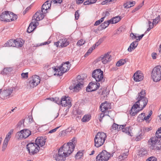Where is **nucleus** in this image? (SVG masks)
<instances>
[{
    "mask_svg": "<svg viewBox=\"0 0 161 161\" xmlns=\"http://www.w3.org/2000/svg\"><path fill=\"white\" fill-rule=\"evenodd\" d=\"M146 92L145 90H142L138 94L136 98L137 101L132 106L130 111L131 115H136L140 111L142 110L147 104L148 99L146 97Z\"/></svg>",
    "mask_w": 161,
    "mask_h": 161,
    "instance_id": "obj_1",
    "label": "nucleus"
},
{
    "mask_svg": "<svg viewBox=\"0 0 161 161\" xmlns=\"http://www.w3.org/2000/svg\"><path fill=\"white\" fill-rule=\"evenodd\" d=\"M72 143L69 145L68 143H65L58 150V154L55 157L56 160L57 161H64L67 157L69 156L74 151V146Z\"/></svg>",
    "mask_w": 161,
    "mask_h": 161,
    "instance_id": "obj_2",
    "label": "nucleus"
},
{
    "mask_svg": "<svg viewBox=\"0 0 161 161\" xmlns=\"http://www.w3.org/2000/svg\"><path fill=\"white\" fill-rule=\"evenodd\" d=\"M148 145L151 149L161 150V127L156 131L155 136L151 137L149 140Z\"/></svg>",
    "mask_w": 161,
    "mask_h": 161,
    "instance_id": "obj_3",
    "label": "nucleus"
},
{
    "mask_svg": "<svg viewBox=\"0 0 161 161\" xmlns=\"http://www.w3.org/2000/svg\"><path fill=\"white\" fill-rule=\"evenodd\" d=\"M106 134L103 132H99L94 138V146L99 147L103 145L107 138Z\"/></svg>",
    "mask_w": 161,
    "mask_h": 161,
    "instance_id": "obj_4",
    "label": "nucleus"
},
{
    "mask_svg": "<svg viewBox=\"0 0 161 161\" xmlns=\"http://www.w3.org/2000/svg\"><path fill=\"white\" fill-rule=\"evenodd\" d=\"M16 15L8 11L3 12L0 16V19L2 21L9 22L16 19L17 18Z\"/></svg>",
    "mask_w": 161,
    "mask_h": 161,
    "instance_id": "obj_5",
    "label": "nucleus"
},
{
    "mask_svg": "<svg viewBox=\"0 0 161 161\" xmlns=\"http://www.w3.org/2000/svg\"><path fill=\"white\" fill-rule=\"evenodd\" d=\"M69 62H66L62 64L61 66L57 68L55 67H53L52 68L54 70L56 73L54 74L57 75L59 76H61L64 73L69 70L70 68V65H69Z\"/></svg>",
    "mask_w": 161,
    "mask_h": 161,
    "instance_id": "obj_6",
    "label": "nucleus"
},
{
    "mask_svg": "<svg viewBox=\"0 0 161 161\" xmlns=\"http://www.w3.org/2000/svg\"><path fill=\"white\" fill-rule=\"evenodd\" d=\"M83 79L80 78V76L78 75L75 82L73 83V86H71L69 87L70 90H74V92H78L83 87Z\"/></svg>",
    "mask_w": 161,
    "mask_h": 161,
    "instance_id": "obj_7",
    "label": "nucleus"
},
{
    "mask_svg": "<svg viewBox=\"0 0 161 161\" xmlns=\"http://www.w3.org/2000/svg\"><path fill=\"white\" fill-rule=\"evenodd\" d=\"M151 77L153 81L158 82L161 79V66L157 65L153 69Z\"/></svg>",
    "mask_w": 161,
    "mask_h": 161,
    "instance_id": "obj_8",
    "label": "nucleus"
},
{
    "mask_svg": "<svg viewBox=\"0 0 161 161\" xmlns=\"http://www.w3.org/2000/svg\"><path fill=\"white\" fill-rule=\"evenodd\" d=\"M92 76L95 79L96 82L102 83L104 81L103 72L100 69H97L94 70L92 72Z\"/></svg>",
    "mask_w": 161,
    "mask_h": 161,
    "instance_id": "obj_9",
    "label": "nucleus"
},
{
    "mask_svg": "<svg viewBox=\"0 0 161 161\" xmlns=\"http://www.w3.org/2000/svg\"><path fill=\"white\" fill-rule=\"evenodd\" d=\"M26 148L31 155H34L37 153L40 149V147L36 143L31 142L26 145Z\"/></svg>",
    "mask_w": 161,
    "mask_h": 161,
    "instance_id": "obj_10",
    "label": "nucleus"
},
{
    "mask_svg": "<svg viewBox=\"0 0 161 161\" xmlns=\"http://www.w3.org/2000/svg\"><path fill=\"white\" fill-rule=\"evenodd\" d=\"M31 134V132L29 130L25 129L16 133L15 137L18 139L26 138L28 137Z\"/></svg>",
    "mask_w": 161,
    "mask_h": 161,
    "instance_id": "obj_11",
    "label": "nucleus"
},
{
    "mask_svg": "<svg viewBox=\"0 0 161 161\" xmlns=\"http://www.w3.org/2000/svg\"><path fill=\"white\" fill-rule=\"evenodd\" d=\"M110 157V154L106 150H103L96 157V161H107Z\"/></svg>",
    "mask_w": 161,
    "mask_h": 161,
    "instance_id": "obj_12",
    "label": "nucleus"
},
{
    "mask_svg": "<svg viewBox=\"0 0 161 161\" xmlns=\"http://www.w3.org/2000/svg\"><path fill=\"white\" fill-rule=\"evenodd\" d=\"M40 82V78L39 76L36 75H34L30 79L29 84L31 87L34 88L38 85Z\"/></svg>",
    "mask_w": 161,
    "mask_h": 161,
    "instance_id": "obj_13",
    "label": "nucleus"
},
{
    "mask_svg": "<svg viewBox=\"0 0 161 161\" xmlns=\"http://www.w3.org/2000/svg\"><path fill=\"white\" fill-rule=\"evenodd\" d=\"M100 83L92 82L89 84L86 88V91L87 92L94 91L99 88Z\"/></svg>",
    "mask_w": 161,
    "mask_h": 161,
    "instance_id": "obj_14",
    "label": "nucleus"
},
{
    "mask_svg": "<svg viewBox=\"0 0 161 161\" xmlns=\"http://www.w3.org/2000/svg\"><path fill=\"white\" fill-rule=\"evenodd\" d=\"M69 44V41L65 38L59 40L57 42H54V45L57 47H63L67 46Z\"/></svg>",
    "mask_w": 161,
    "mask_h": 161,
    "instance_id": "obj_15",
    "label": "nucleus"
},
{
    "mask_svg": "<svg viewBox=\"0 0 161 161\" xmlns=\"http://www.w3.org/2000/svg\"><path fill=\"white\" fill-rule=\"evenodd\" d=\"M61 105L62 106L68 107L69 108L72 106L71 101L69 98L66 96H63L61 98Z\"/></svg>",
    "mask_w": 161,
    "mask_h": 161,
    "instance_id": "obj_16",
    "label": "nucleus"
},
{
    "mask_svg": "<svg viewBox=\"0 0 161 161\" xmlns=\"http://www.w3.org/2000/svg\"><path fill=\"white\" fill-rule=\"evenodd\" d=\"M110 52L105 54L104 55H101L99 58V60H102L103 64H106L108 62L111 61V56L109 54Z\"/></svg>",
    "mask_w": 161,
    "mask_h": 161,
    "instance_id": "obj_17",
    "label": "nucleus"
},
{
    "mask_svg": "<svg viewBox=\"0 0 161 161\" xmlns=\"http://www.w3.org/2000/svg\"><path fill=\"white\" fill-rule=\"evenodd\" d=\"M42 13L41 10L38 11L34 15L32 19H35L36 21L42 20L45 17V14Z\"/></svg>",
    "mask_w": 161,
    "mask_h": 161,
    "instance_id": "obj_18",
    "label": "nucleus"
},
{
    "mask_svg": "<svg viewBox=\"0 0 161 161\" xmlns=\"http://www.w3.org/2000/svg\"><path fill=\"white\" fill-rule=\"evenodd\" d=\"M46 139V136L38 137L36 139L35 143H36L39 147H42L45 145Z\"/></svg>",
    "mask_w": 161,
    "mask_h": 161,
    "instance_id": "obj_19",
    "label": "nucleus"
},
{
    "mask_svg": "<svg viewBox=\"0 0 161 161\" xmlns=\"http://www.w3.org/2000/svg\"><path fill=\"white\" fill-rule=\"evenodd\" d=\"M13 91V89H8L6 90L2 91L1 94V98L2 99L7 98L8 97H9L12 93Z\"/></svg>",
    "mask_w": 161,
    "mask_h": 161,
    "instance_id": "obj_20",
    "label": "nucleus"
},
{
    "mask_svg": "<svg viewBox=\"0 0 161 161\" xmlns=\"http://www.w3.org/2000/svg\"><path fill=\"white\" fill-rule=\"evenodd\" d=\"M51 1L47 0L42 5L41 8L42 13H46L47 12V9L51 7Z\"/></svg>",
    "mask_w": 161,
    "mask_h": 161,
    "instance_id": "obj_21",
    "label": "nucleus"
},
{
    "mask_svg": "<svg viewBox=\"0 0 161 161\" xmlns=\"http://www.w3.org/2000/svg\"><path fill=\"white\" fill-rule=\"evenodd\" d=\"M39 24L37 21H32L29 27H28L27 31L28 33H30L34 31L36 26Z\"/></svg>",
    "mask_w": 161,
    "mask_h": 161,
    "instance_id": "obj_22",
    "label": "nucleus"
},
{
    "mask_svg": "<svg viewBox=\"0 0 161 161\" xmlns=\"http://www.w3.org/2000/svg\"><path fill=\"white\" fill-rule=\"evenodd\" d=\"M134 79L136 82L140 81L143 79L142 74L138 72H136L133 75Z\"/></svg>",
    "mask_w": 161,
    "mask_h": 161,
    "instance_id": "obj_23",
    "label": "nucleus"
},
{
    "mask_svg": "<svg viewBox=\"0 0 161 161\" xmlns=\"http://www.w3.org/2000/svg\"><path fill=\"white\" fill-rule=\"evenodd\" d=\"M109 20L104 21L103 23L101 24L98 27V30H102L105 29L107 27L109 24L111 23L109 21Z\"/></svg>",
    "mask_w": 161,
    "mask_h": 161,
    "instance_id": "obj_24",
    "label": "nucleus"
},
{
    "mask_svg": "<svg viewBox=\"0 0 161 161\" xmlns=\"http://www.w3.org/2000/svg\"><path fill=\"white\" fill-rule=\"evenodd\" d=\"M24 44V42L22 39H17L15 40L14 47H21Z\"/></svg>",
    "mask_w": 161,
    "mask_h": 161,
    "instance_id": "obj_25",
    "label": "nucleus"
},
{
    "mask_svg": "<svg viewBox=\"0 0 161 161\" xmlns=\"http://www.w3.org/2000/svg\"><path fill=\"white\" fill-rule=\"evenodd\" d=\"M138 45L137 41H134L133 42L128 48V51L129 52H131L133 50H134L137 47Z\"/></svg>",
    "mask_w": 161,
    "mask_h": 161,
    "instance_id": "obj_26",
    "label": "nucleus"
},
{
    "mask_svg": "<svg viewBox=\"0 0 161 161\" xmlns=\"http://www.w3.org/2000/svg\"><path fill=\"white\" fill-rule=\"evenodd\" d=\"M126 125H118L114 123L112 125V129L113 130H121V129H122V128H123L124 127H125Z\"/></svg>",
    "mask_w": 161,
    "mask_h": 161,
    "instance_id": "obj_27",
    "label": "nucleus"
},
{
    "mask_svg": "<svg viewBox=\"0 0 161 161\" xmlns=\"http://www.w3.org/2000/svg\"><path fill=\"white\" fill-rule=\"evenodd\" d=\"M13 70L12 67L6 68H4L2 73L4 75H10L11 74V72Z\"/></svg>",
    "mask_w": 161,
    "mask_h": 161,
    "instance_id": "obj_28",
    "label": "nucleus"
},
{
    "mask_svg": "<svg viewBox=\"0 0 161 161\" xmlns=\"http://www.w3.org/2000/svg\"><path fill=\"white\" fill-rule=\"evenodd\" d=\"M15 40L14 39H10L7 41L4 44V47H14Z\"/></svg>",
    "mask_w": 161,
    "mask_h": 161,
    "instance_id": "obj_29",
    "label": "nucleus"
},
{
    "mask_svg": "<svg viewBox=\"0 0 161 161\" xmlns=\"http://www.w3.org/2000/svg\"><path fill=\"white\" fill-rule=\"evenodd\" d=\"M121 19L120 16H117L109 20L111 24H115L119 22Z\"/></svg>",
    "mask_w": 161,
    "mask_h": 161,
    "instance_id": "obj_30",
    "label": "nucleus"
},
{
    "mask_svg": "<svg viewBox=\"0 0 161 161\" xmlns=\"http://www.w3.org/2000/svg\"><path fill=\"white\" fill-rule=\"evenodd\" d=\"M100 108L101 109V110L103 112H104L108 109L107 105L106 103H102L100 106Z\"/></svg>",
    "mask_w": 161,
    "mask_h": 161,
    "instance_id": "obj_31",
    "label": "nucleus"
},
{
    "mask_svg": "<svg viewBox=\"0 0 161 161\" xmlns=\"http://www.w3.org/2000/svg\"><path fill=\"white\" fill-rule=\"evenodd\" d=\"M91 118V116L90 114H86L81 119V121L83 122H88L90 120Z\"/></svg>",
    "mask_w": 161,
    "mask_h": 161,
    "instance_id": "obj_32",
    "label": "nucleus"
},
{
    "mask_svg": "<svg viewBox=\"0 0 161 161\" xmlns=\"http://www.w3.org/2000/svg\"><path fill=\"white\" fill-rule=\"evenodd\" d=\"M135 4V1L130 2L127 3H125L124 5V6L125 8H128L133 6Z\"/></svg>",
    "mask_w": 161,
    "mask_h": 161,
    "instance_id": "obj_33",
    "label": "nucleus"
},
{
    "mask_svg": "<svg viewBox=\"0 0 161 161\" xmlns=\"http://www.w3.org/2000/svg\"><path fill=\"white\" fill-rule=\"evenodd\" d=\"M128 151L125 153H122L121 154L119 157V159L121 161L127 158L128 155Z\"/></svg>",
    "mask_w": 161,
    "mask_h": 161,
    "instance_id": "obj_34",
    "label": "nucleus"
},
{
    "mask_svg": "<svg viewBox=\"0 0 161 161\" xmlns=\"http://www.w3.org/2000/svg\"><path fill=\"white\" fill-rule=\"evenodd\" d=\"M125 127V126L124 127H123V128H122V129H121V130H122V132L125 133L126 134L129 135L130 136H132L130 134V132L129 131V129L130 128V127L129 126L128 127Z\"/></svg>",
    "mask_w": 161,
    "mask_h": 161,
    "instance_id": "obj_35",
    "label": "nucleus"
},
{
    "mask_svg": "<svg viewBox=\"0 0 161 161\" xmlns=\"http://www.w3.org/2000/svg\"><path fill=\"white\" fill-rule=\"evenodd\" d=\"M126 62V59H121L118 61L116 63V66H120L125 64Z\"/></svg>",
    "mask_w": 161,
    "mask_h": 161,
    "instance_id": "obj_36",
    "label": "nucleus"
},
{
    "mask_svg": "<svg viewBox=\"0 0 161 161\" xmlns=\"http://www.w3.org/2000/svg\"><path fill=\"white\" fill-rule=\"evenodd\" d=\"M147 154V151L144 148H141L139 152V155L142 156L146 155Z\"/></svg>",
    "mask_w": 161,
    "mask_h": 161,
    "instance_id": "obj_37",
    "label": "nucleus"
},
{
    "mask_svg": "<svg viewBox=\"0 0 161 161\" xmlns=\"http://www.w3.org/2000/svg\"><path fill=\"white\" fill-rule=\"evenodd\" d=\"M13 129L11 130H10L8 133V134L6 135L5 140L9 141L11 138V135L13 133Z\"/></svg>",
    "mask_w": 161,
    "mask_h": 161,
    "instance_id": "obj_38",
    "label": "nucleus"
},
{
    "mask_svg": "<svg viewBox=\"0 0 161 161\" xmlns=\"http://www.w3.org/2000/svg\"><path fill=\"white\" fill-rule=\"evenodd\" d=\"M52 101H54L55 103L58 104V105H61V99H59L58 97H56L55 98H52Z\"/></svg>",
    "mask_w": 161,
    "mask_h": 161,
    "instance_id": "obj_39",
    "label": "nucleus"
},
{
    "mask_svg": "<svg viewBox=\"0 0 161 161\" xmlns=\"http://www.w3.org/2000/svg\"><path fill=\"white\" fill-rule=\"evenodd\" d=\"M85 43V41L83 39H81L77 42L76 45L78 46H81L84 44Z\"/></svg>",
    "mask_w": 161,
    "mask_h": 161,
    "instance_id": "obj_40",
    "label": "nucleus"
},
{
    "mask_svg": "<svg viewBox=\"0 0 161 161\" xmlns=\"http://www.w3.org/2000/svg\"><path fill=\"white\" fill-rule=\"evenodd\" d=\"M144 1L142 2V3H141L140 5L137 6L132 11V13H134L136 11L139 10L140 8L143 5Z\"/></svg>",
    "mask_w": 161,
    "mask_h": 161,
    "instance_id": "obj_41",
    "label": "nucleus"
},
{
    "mask_svg": "<svg viewBox=\"0 0 161 161\" xmlns=\"http://www.w3.org/2000/svg\"><path fill=\"white\" fill-rule=\"evenodd\" d=\"M160 15L156 17L155 19H153V22L154 25H156L160 21Z\"/></svg>",
    "mask_w": 161,
    "mask_h": 161,
    "instance_id": "obj_42",
    "label": "nucleus"
},
{
    "mask_svg": "<svg viewBox=\"0 0 161 161\" xmlns=\"http://www.w3.org/2000/svg\"><path fill=\"white\" fill-rule=\"evenodd\" d=\"M76 139L75 137H74L71 140V142H69L68 143L70 145V143H72L73 146H74V148L75 147V142H76Z\"/></svg>",
    "mask_w": 161,
    "mask_h": 161,
    "instance_id": "obj_43",
    "label": "nucleus"
},
{
    "mask_svg": "<svg viewBox=\"0 0 161 161\" xmlns=\"http://www.w3.org/2000/svg\"><path fill=\"white\" fill-rule=\"evenodd\" d=\"M83 153L80 151L78 152L75 156V158L76 159L80 158L82 156Z\"/></svg>",
    "mask_w": 161,
    "mask_h": 161,
    "instance_id": "obj_44",
    "label": "nucleus"
},
{
    "mask_svg": "<svg viewBox=\"0 0 161 161\" xmlns=\"http://www.w3.org/2000/svg\"><path fill=\"white\" fill-rule=\"evenodd\" d=\"M93 49L91 47H90L89 49L88 50L87 52L84 55L85 57L87 56L89 54H90L93 50Z\"/></svg>",
    "mask_w": 161,
    "mask_h": 161,
    "instance_id": "obj_45",
    "label": "nucleus"
},
{
    "mask_svg": "<svg viewBox=\"0 0 161 161\" xmlns=\"http://www.w3.org/2000/svg\"><path fill=\"white\" fill-rule=\"evenodd\" d=\"M106 90L104 89H101L98 92V93L100 95H103L105 94Z\"/></svg>",
    "mask_w": 161,
    "mask_h": 161,
    "instance_id": "obj_46",
    "label": "nucleus"
},
{
    "mask_svg": "<svg viewBox=\"0 0 161 161\" xmlns=\"http://www.w3.org/2000/svg\"><path fill=\"white\" fill-rule=\"evenodd\" d=\"M157 158L155 157L152 156L148 158L147 161H157Z\"/></svg>",
    "mask_w": 161,
    "mask_h": 161,
    "instance_id": "obj_47",
    "label": "nucleus"
},
{
    "mask_svg": "<svg viewBox=\"0 0 161 161\" xmlns=\"http://www.w3.org/2000/svg\"><path fill=\"white\" fill-rule=\"evenodd\" d=\"M79 10L76 11L75 13V19L76 20H78L79 18Z\"/></svg>",
    "mask_w": 161,
    "mask_h": 161,
    "instance_id": "obj_48",
    "label": "nucleus"
},
{
    "mask_svg": "<svg viewBox=\"0 0 161 161\" xmlns=\"http://www.w3.org/2000/svg\"><path fill=\"white\" fill-rule=\"evenodd\" d=\"M24 119H23L19 122L17 124L16 126L17 127H20L24 123Z\"/></svg>",
    "mask_w": 161,
    "mask_h": 161,
    "instance_id": "obj_49",
    "label": "nucleus"
},
{
    "mask_svg": "<svg viewBox=\"0 0 161 161\" xmlns=\"http://www.w3.org/2000/svg\"><path fill=\"white\" fill-rule=\"evenodd\" d=\"M137 34H134L133 33H131L130 34V36L133 39L136 38L137 36H136Z\"/></svg>",
    "mask_w": 161,
    "mask_h": 161,
    "instance_id": "obj_50",
    "label": "nucleus"
},
{
    "mask_svg": "<svg viewBox=\"0 0 161 161\" xmlns=\"http://www.w3.org/2000/svg\"><path fill=\"white\" fill-rule=\"evenodd\" d=\"M28 72L23 73L21 74V76L23 78H27L28 77Z\"/></svg>",
    "mask_w": 161,
    "mask_h": 161,
    "instance_id": "obj_51",
    "label": "nucleus"
},
{
    "mask_svg": "<svg viewBox=\"0 0 161 161\" xmlns=\"http://www.w3.org/2000/svg\"><path fill=\"white\" fill-rule=\"evenodd\" d=\"M59 127H57L56 128L52 129L49 131V133H52L55 132L57 130Z\"/></svg>",
    "mask_w": 161,
    "mask_h": 161,
    "instance_id": "obj_52",
    "label": "nucleus"
},
{
    "mask_svg": "<svg viewBox=\"0 0 161 161\" xmlns=\"http://www.w3.org/2000/svg\"><path fill=\"white\" fill-rule=\"evenodd\" d=\"M144 35V34H142L138 36H137V37L138 38L136 39V41H137V42L138 41H140Z\"/></svg>",
    "mask_w": 161,
    "mask_h": 161,
    "instance_id": "obj_53",
    "label": "nucleus"
},
{
    "mask_svg": "<svg viewBox=\"0 0 161 161\" xmlns=\"http://www.w3.org/2000/svg\"><path fill=\"white\" fill-rule=\"evenodd\" d=\"M145 114L144 113H142L139 115L138 117V119L139 118H142V119L143 117H144L145 116Z\"/></svg>",
    "mask_w": 161,
    "mask_h": 161,
    "instance_id": "obj_54",
    "label": "nucleus"
},
{
    "mask_svg": "<svg viewBox=\"0 0 161 161\" xmlns=\"http://www.w3.org/2000/svg\"><path fill=\"white\" fill-rule=\"evenodd\" d=\"M157 53H152V57L153 59H155L156 58Z\"/></svg>",
    "mask_w": 161,
    "mask_h": 161,
    "instance_id": "obj_55",
    "label": "nucleus"
},
{
    "mask_svg": "<svg viewBox=\"0 0 161 161\" xmlns=\"http://www.w3.org/2000/svg\"><path fill=\"white\" fill-rule=\"evenodd\" d=\"M54 3H61L62 2V0H53Z\"/></svg>",
    "mask_w": 161,
    "mask_h": 161,
    "instance_id": "obj_56",
    "label": "nucleus"
},
{
    "mask_svg": "<svg viewBox=\"0 0 161 161\" xmlns=\"http://www.w3.org/2000/svg\"><path fill=\"white\" fill-rule=\"evenodd\" d=\"M30 9H31V7L30 6L27 7L23 11V14H25L29 10H30Z\"/></svg>",
    "mask_w": 161,
    "mask_h": 161,
    "instance_id": "obj_57",
    "label": "nucleus"
},
{
    "mask_svg": "<svg viewBox=\"0 0 161 161\" xmlns=\"http://www.w3.org/2000/svg\"><path fill=\"white\" fill-rule=\"evenodd\" d=\"M105 114L103 113H102L100 114V118L99 119V120L101 122L102 120V119L103 118Z\"/></svg>",
    "mask_w": 161,
    "mask_h": 161,
    "instance_id": "obj_58",
    "label": "nucleus"
},
{
    "mask_svg": "<svg viewBox=\"0 0 161 161\" xmlns=\"http://www.w3.org/2000/svg\"><path fill=\"white\" fill-rule=\"evenodd\" d=\"M105 38H106V37L104 36V37H103V38L100 39L98 40V42L100 44H101L102 42H103V41L104 40V39Z\"/></svg>",
    "mask_w": 161,
    "mask_h": 161,
    "instance_id": "obj_59",
    "label": "nucleus"
},
{
    "mask_svg": "<svg viewBox=\"0 0 161 161\" xmlns=\"http://www.w3.org/2000/svg\"><path fill=\"white\" fill-rule=\"evenodd\" d=\"M108 0H105L104 1H103L102 3H101V4L102 5H104V4H108V3L109 2V1H108Z\"/></svg>",
    "mask_w": 161,
    "mask_h": 161,
    "instance_id": "obj_60",
    "label": "nucleus"
},
{
    "mask_svg": "<svg viewBox=\"0 0 161 161\" xmlns=\"http://www.w3.org/2000/svg\"><path fill=\"white\" fill-rule=\"evenodd\" d=\"M84 1V0H76V3L78 4H80L82 3Z\"/></svg>",
    "mask_w": 161,
    "mask_h": 161,
    "instance_id": "obj_61",
    "label": "nucleus"
},
{
    "mask_svg": "<svg viewBox=\"0 0 161 161\" xmlns=\"http://www.w3.org/2000/svg\"><path fill=\"white\" fill-rule=\"evenodd\" d=\"M8 141L4 139L3 145L7 146Z\"/></svg>",
    "mask_w": 161,
    "mask_h": 161,
    "instance_id": "obj_62",
    "label": "nucleus"
},
{
    "mask_svg": "<svg viewBox=\"0 0 161 161\" xmlns=\"http://www.w3.org/2000/svg\"><path fill=\"white\" fill-rule=\"evenodd\" d=\"M103 14H104V15H103L104 16V17L105 18L106 16H108L109 14V13L108 11H106L105 13L103 12Z\"/></svg>",
    "mask_w": 161,
    "mask_h": 161,
    "instance_id": "obj_63",
    "label": "nucleus"
},
{
    "mask_svg": "<svg viewBox=\"0 0 161 161\" xmlns=\"http://www.w3.org/2000/svg\"><path fill=\"white\" fill-rule=\"evenodd\" d=\"M101 23L100 21L99 20H98L96 21L95 22L94 25L96 26L99 25Z\"/></svg>",
    "mask_w": 161,
    "mask_h": 161,
    "instance_id": "obj_64",
    "label": "nucleus"
}]
</instances>
